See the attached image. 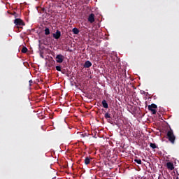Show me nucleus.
<instances>
[{"label":"nucleus","instance_id":"nucleus-1","mask_svg":"<svg viewBox=\"0 0 179 179\" xmlns=\"http://www.w3.org/2000/svg\"><path fill=\"white\" fill-rule=\"evenodd\" d=\"M166 136L169 142H171L172 145H174L176 143V136L174 135V131H173V129H170V130L168 131Z\"/></svg>","mask_w":179,"mask_h":179},{"label":"nucleus","instance_id":"nucleus-2","mask_svg":"<svg viewBox=\"0 0 179 179\" xmlns=\"http://www.w3.org/2000/svg\"><path fill=\"white\" fill-rule=\"evenodd\" d=\"M156 108H157V105L155 103H152L151 105L148 106V110L149 111H151L152 114H156L157 113Z\"/></svg>","mask_w":179,"mask_h":179},{"label":"nucleus","instance_id":"nucleus-3","mask_svg":"<svg viewBox=\"0 0 179 179\" xmlns=\"http://www.w3.org/2000/svg\"><path fill=\"white\" fill-rule=\"evenodd\" d=\"M64 59H65V56L61 54L56 56V62L58 64H62L64 62Z\"/></svg>","mask_w":179,"mask_h":179},{"label":"nucleus","instance_id":"nucleus-4","mask_svg":"<svg viewBox=\"0 0 179 179\" xmlns=\"http://www.w3.org/2000/svg\"><path fill=\"white\" fill-rule=\"evenodd\" d=\"M14 23L15 24V26H24V22H23V20L17 18L14 20Z\"/></svg>","mask_w":179,"mask_h":179},{"label":"nucleus","instance_id":"nucleus-5","mask_svg":"<svg viewBox=\"0 0 179 179\" xmlns=\"http://www.w3.org/2000/svg\"><path fill=\"white\" fill-rule=\"evenodd\" d=\"M52 37L55 38V40H58L61 38V31L57 30L56 33L52 34Z\"/></svg>","mask_w":179,"mask_h":179},{"label":"nucleus","instance_id":"nucleus-6","mask_svg":"<svg viewBox=\"0 0 179 179\" xmlns=\"http://www.w3.org/2000/svg\"><path fill=\"white\" fill-rule=\"evenodd\" d=\"M104 117L106 118V120H107V122H109V124H111V114H110L109 113H106L104 115Z\"/></svg>","mask_w":179,"mask_h":179},{"label":"nucleus","instance_id":"nucleus-7","mask_svg":"<svg viewBox=\"0 0 179 179\" xmlns=\"http://www.w3.org/2000/svg\"><path fill=\"white\" fill-rule=\"evenodd\" d=\"M94 14L91 13L88 17V22H90V23H94Z\"/></svg>","mask_w":179,"mask_h":179},{"label":"nucleus","instance_id":"nucleus-8","mask_svg":"<svg viewBox=\"0 0 179 179\" xmlns=\"http://www.w3.org/2000/svg\"><path fill=\"white\" fill-rule=\"evenodd\" d=\"M166 167L169 170H173L174 169V164L173 162H167Z\"/></svg>","mask_w":179,"mask_h":179},{"label":"nucleus","instance_id":"nucleus-9","mask_svg":"<svg viewBox=\"0 0 179 179\" xmlns=\"http://www.w3.org/2000/svg\"><path fill=\"white\" fill-rule=\"evenodd\" d=\"M92 66V62L89 60L86 61L84 64V68H90Z\"/></svg>","mask_w":179,"mask_h":179},{"label":"nucleus","instance_id":"nucleus-10","mask_svg":"<svg viewBox=\"0 0 179 179\" xmlns=\"http://www.w3.org/2000/svg\"><path fill=\"white\" fill-rule=\"evenodd\" d=\"M90 160H92V158L89 157H86L85 160H84V163L86 166H87V164H90Z\"/></svg>","mask_w":179,"mask_h":179},{"label":"nucleus","instance_id":"nucleus-11","mask_svg":"<svg viewBox=\"0 0 179 179\" xmlns=\"http://www.w3.org/2000/svg\"><path fill=\"white\" fill-rule=\"evenodd\" d=\"M102 106H103V108H108V103H107V101L103 99L102 101Z\"/></svg>","mask_w":179,"mask_h":179},{"label":"nucleus","instance_id":"nucleus-12","mask_svg":"<svg viewBox=\"0 0 179 179\" xmlns=\"http://www.w3.org/2000/svg\"><path fill=\"white\" fill-rule=\"evenodd\" d=\"M72 31H73V34H79V33L80 32V31H79V29L78 28H73L72 29Z\"/></svg>","mask_w":179,"mask_h":179},{"label":"nucleus","instance_id":"nucleus-13","mask_svg":"<svg viewBox=\"0 0 179 179\" xmlns=\"http://www.w3.org/2000/svg\"><path fill=\"white\" fill-rule=\"evenodd\" d=\"M135 163H137V164H142V160L140 159H138V157L134 159Z\"/></svg>","mask_w":179,"mask_h":179},{"label":"nucleus","instance_id":"nucleus-14","mask_svg":"<svg viewBox=\"0 0 179 179\" xmlns=\"http://www.w3.org/2000/svg\"><path fill=\"white\" fill-rule=\"evenodd\" d=\"M150 147L152 148V149H157V146L156 145V143H150Z\"/></svg>","mask_w":179,"mask_h":179},{"label":"nucleus","instance_id":"nucleus-15","mask_svg":"<svg viewBox=\"0 0 179 179\" xmlns=\"http://www.w3.org/2000/svg\"><path fill=\"white\" fill-rule=\"evenodd\" d=\"M62 69V67H61V66H56V70H57L59 72H62V73H64Z\"/></svg>","mask_w":179,"mask_h":179},{"label":"nucleus","instance_id":"nucleus-16","mask_svg":"<svg viewBox=\"0 0 179 179\" xmlns=\"http://www.w3.org/2000/svg\"><path fill=\"white\" fill-rule=\"evenodd\" d=\"M27 51H28L27 48H26V47H23V48H22V52L23 54H26V52H27Z\"/></svg>","mask_w":179,"mask_h":179},{"label":"nucleus","instance_id":"nucleus-17","mask_svg":"<svg viewBox=\"0 0 179 179\" xmlns=\"http://www.w3.org/2000/svg\"><path fill=\"white\" fill-rule=\"evenodd\" d=\"M45 36H48V34H50V29L45 28Z\"/></svg>","mask_w":179,"mask_h":179},{"label":"nucleus","instance_id":"nucleus-18","mask_svg":"<svg viewBox=\"0 0 179 179\" xmlns=\"http://www.w3.org/2000/svg\"><path fill=\"white\" fill-rule=\"evenodd\" d=\"M80 136H82V138H85V136H88V134L87 133H82L80 134Z\"/></svg>","mask_w":179,"mask_h":179},{"label":"nucleus","instance_id":"nucleus-19","mask_svg":"<svg viewBox=\"0 0 179 179\" xmlns=\"http://www.w3.org/2000/svg\"><path fill=\"white\" fill-rule=\"evenodd\" d=\"M40 55L41 58H44V56L43 55V52H40Z\"/></svg>","mask_w":179,"mask_h":179},{"label":"nucleus","instance_id":"nucleus-20","mask_svg":"<svg viewBox=\"0 0 179 179\" xmlns=\"http://www.w3.org/2000/svg\"><path fill=\"white\" fill-rule=\"evenodd\" d=\"M158 179H166V178H163V177H162V176H159L158 177Z\"/></svg>","mask_w":179,"mask_h":179},{"label":"nucleus","instance_id":"nucleus-21","mask_svg":"<svg viewBox=\"0 0 179 179\" xmlns=\"http://www.w3.org/2000/svg\"><path fill=\"white\" fill-rule=\"evenodd\" d=\"M173 179H179L178 176H174Z\"/></svg>","mask_w":179,"mask_h":179},{"label":"nucleus","instance_id":"nucleus-22","mask_svg":"<svg viewBox=\"0 0 179 179\" xmlns=\"http://www.w3.org/2000/svg\"><path fill=\"white\" fill-rule=\"evenodd\" d=\"M13 15H15V17H17V15H16V13L15 12Z\"/></svg>","mask_w":179,"mask_h":179},{"label":"nucleus","instance_id":"nucleus-23","mask_svg":"<svg viewBox=\"0 0 179 179\" xmlns=\"http://www.w3.org/2000/svg\"><path fill=\"white\" fill-rule=\"evenodd\" d=\"M29 83H30V85H31V83H33V80H30Z\"/></svg>","mask_w":179,"mask_h":179}]
</instances>
